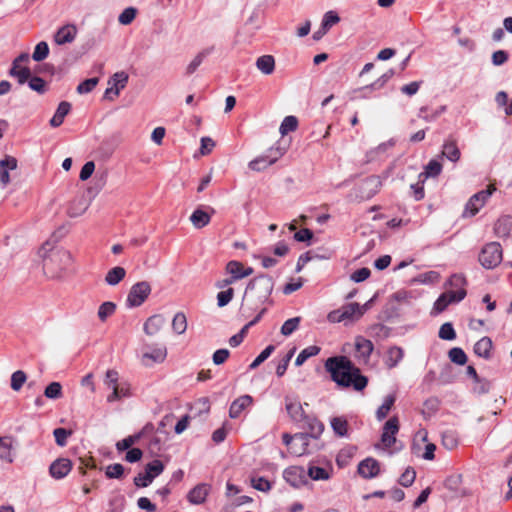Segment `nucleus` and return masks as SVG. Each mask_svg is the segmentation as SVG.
Here are the masks:
<instances>
[{"instance_id":"nucleus-34","label":"nucleus","mask_w":512,"mask_h":512,"mask_svg":"<svg viewBox=\"0 0 512 512\" xmlns=\"http://www.w3.org/2000/svg\"><path fill=\"white\" fill-rule=\"evenodd\" d=\"M210 220V214L199 208L196 209L190 216V221L192 225L197 229H201L207 226L210 223Z\"/></svg>"},{"instance_id":"nucleus-5","label":"nucleus","mask_w":512,"mask_h":512,"mask_svg":"<svg viewBox=\"0 0 512 512\" xmlns=\"http://www.w3.org/2000/svg\"><path fill=\"white\" fill-rule=\"evenodd\" d=\"M283 443L288 447L289 452L294 456H302L309 453V434L296 433L291 436L288 433L282 435Z\"/></svg>"},{"instance_id":"nucleus-40","label":"nucleus","mask_w":512,"mask_h":512,"mask_svg":"<svg viewBox=\"0 0 512 512\" xmlns=\"http://www.w3.org/2000/svg\"><path fill=\"white\" fill-rule=\"evenodd\" d=\"M257 68L266 75L271 74L275 68V60L271 55H263L256 61Z\"/></svg>"},{"instance_id":"nucleus-43","label":"nucleus","mask_w":512,"mask_h":512,"mask_svg":"<svg viewBox=\"0 0 512 512\" xmlns=\"http://www.w3.org/2000/svg\"><path fill=\"white\" fill-rule=\"evenodd\" d=\"M392 75H393V70H390V71L384 73L372 84L364 86L363 91L365 93L376 92L377 90L382 88L387 83V81L392 77Z\"/></svg>"},{"instance_id":"nucleus-35","label":"nucleus","mask_w":512,"mask_h":512,"mask_svg":"<svg viewBox=\"0 0 512 512\" xmlns=\"http://www.w3.org/2000/svg\"><path fill=\"white\" fill-rule=\"evenodd\" d=\"M455 296L448 291L442 293L434 303L433 311L439 314L442 313L450 304L458 303V300L454 299Z\"/></svg>"},{"instance_id":"nucleus-24","label":"nucleus","mask_w":512,"mask_h":512,"mask_svg":"<svg viewBox=\"0 0 512 512\" xmlns=\"http://www.w3.org/2000/svg\"><path fill=\"white\" fill-rule=\"evenodd\" d=\"M253 403L250 395H243L235 399L229 408V416L233 419L238 418L240 414Z\"/></svg>"},{"instance_id":"nucleus-44","label":"nucleus","mask_w":512,"mask_h":512,"mask_svg":"<svg viewBox=\"0 0 512 512\" xmlns=\"http://www.w3.org/2000/svg\"><path fill=\"white\" fill-rule=\"evenodd\" d=\"M298 128V119L295 116H286L280 127L279 132L282 136L287 135L290 132H294Z\"/></svg>"},{"instance_id":"nucleus-3","label":"nucleus","mask_w":512,"mask_h":512,"mask_svg":"<svg viewBox=\"0 0 512 512\" xmlns=\"http://www.w3.org/2000/svg\"><path fill=\"white\" fill-rule=\"evenodd\" d=\"M274 283L271 277L261 275L252 279L245 291V298L251 302L253 308L271 303L270 296L273 291Z\"/></svg>"},{"instance_id":"nucleus-26","label":"nucleus","mask_w":512,"mask_h":512,"mask_svg":"<svg viewBox=\"0 0 512 512\" xmlns=\"http://www.w3.org/2000/svg\"><path fill=\"white\" fill-rule=\"evenodd\" d=\"M77 34V28L74 25H65L61 27L54 35V41L58 45L71 43L74 41Z\"/></svg>"},{"instance_id":"nucleus-31","label":"nucleus","mask_w":512,"mask_h":512,"mask_svg":"<svg viewBox=\"0 0 512 512\" xmlns=\"http://www.w3.org/2000/svg\"><path fill=\"white\" fill-rule=\"evenodd\" d=\"M441 171L442 164L438 160L432 159L424 167V171L419 174L418 178L420 179V182L424 183L430 177H437Z\"/></svg>"},{"instance_id":"nucleus-22","label":"nucleus","mask_w":512,"mask_h":512,"mask_svg":"<svg viewBox=\"0 0 512 512\" xmlns=\"http://www.w3.org/2000/svg\"><path fill=\"white\" fill-rule=\"evenodd\" d=\"M226 272L237 281L250 276L253 273V269L251 267L244 268L241 262L232 260L226 264Z\"/></svg>"},{"instance_id":"nucleus-36","label":"nucleus","mask_w":512,"mask_h":512,"mask_svg":"<svg viewBox=\"0 0 512 512\" xmlns=\"http://www.w3.org/2000/svg\"><path fill=\"white\" fill-rule=\"evenodd\" d=\"M404 351L400 347H391L387 351V356L385 360L386 366L391 369L398 365V363L403 359Z\"/></svg>"},{"instance_id":"nucleus-56","label":"nucleus","mask_w":512,"mask_h":512,"mask_svg":"<svg viewBox=\"0 0 512 512\" xmlns=\"http://www.w3.org/2000/svg\"><path fill=\"white\" fill-rule=\"evenodd\" d=\"M483 203L477 197H471L465 206L464 215L474 216L483 207Z\"/></svg>"},{"instance_id":"nucleus-13","label":"nucleus","mask_w":512,"mask_h":512,"mask_svg":"<svg viewBox=\"0 0 512 512\" xmlns=\"http://www.w3.org/2000/svg\"><path fill=\"white\" fill-rule=\"evenodd\" d=\"M285 409L290 419L297 424L302 423L307 416L301 402L296 398L285 397Z\"/></svg>"},{"instance_id":"nucleus-21","label":"nucleus","mask_w":512,"mask_h":512,"mask_svg":"<svg viewBox=\"0 0 512 512\" xmlns=\"http://www.w3.org/2000/svg\"><path fill=\"white\" fill-rule=\"evenodd\" d=\"M154 429L153 425L148 423L146 424L143 429L134 435H130L121 441H118L116 444V448L118 451H124L130 449L135 443L139 441L141 437H143L145 434L152 432Z\"/></svg>"},{"instance_id":"nucleus-15","label":"nucleus","mask_w":512,"mask_h":512,"mask_svg":"<svg viewBox=\"0 0 512 512\" xmlns=\"http://www.w3.org/2000/svg\"><path fill=\"white\" fill-rule=\"evenodd\" d=\"M128 79L129 76L124 71L115 73L108 80V87L105 90L104 96H109L111 94L119 95L122 89L126 87Z\"/></svg>"},{"instance_id":"nucleus-39","label":"nucleus","mask_w":512,"mask_h":512,"mask_svg":"<svg viewBox=\"0 0 512 512\" xmlns=\"http://www.w3.org/2000/svg\"><path fill=\"white\" fill-rule=\"evenodd\" d=\"M442 155L452 162H457L461 153L455 141H446L443 145Z\"/></svg>"},{"instance_id":"nucleus-48","label":"nucleus","mask_w":512,"mask_h":512,"mask_svg":"<svg viewBox=\"0 0 512 512\" xmlns=\"http://www.w3.org/2000/svg\"><path fill=\"white\" fill-rule=\"evenodd\" d=\"M30 89L38 94H44L47 92V83L40 77L32 76L27 80Z\"/></svg>"},{"instance_id":"nucleus-20","label":"nucleus","mask_w":512,"mask_h":512,"mask_svg":"<svg viewBox=\"0 0 512 512\" xmlns=\"http://www.w3.org/2000/svg\"><path fill=\"white\" fill-rule=\"evenodd\" d=\"M211 486L206 483H200L191 489L187 495V499L191 504L199 505L205 502L210 493Z\"/></svg>"},{"instance_id":"nucleus-42","label":"nucleus","mask_w":512,"mask_h":512,"mask_svg":"<svg viewBox=\"0 0 512 512\" xmlns=\"http://www.w3.org/2000/svg\"><path fill=\"white\" fill-rule=\"evenodd\" d=\"M321 348L316 345H311L304 348L296 357L295 365L301 366L307 361L310 357L316 356L320 353Z\"/></svg>"},{"instance_id":"nucleus-59","label":"nucleus","mask_w":512,"mask_h":512,"mask_svg":"<svg viewBox=\"0 0 512 512\" xmlns=\"http://www.w3.org/2000/svg\"><path fill=\"white\" fill-rule=\"evenodd\" d=\"M72 434V431L65 428H56L53 431L55 442L57 445L64 447L67 444V438Z\"/></svg>"},{"instance_id":"nucleus-17","label":"nucleus","mask_w":512,"mask_h":512,"mask_svg":"<svg viewBox=\"0 0 512 512\" xmlns=\"http://www.w3.org/2000/svg\"><path fill=\"white\" fill-rule=\"evenodd\" d=\"M72 469V462L67 458H59L52 462L49 468L50 475L55 479H62Z\"/></svg>"},{"instance_id":"nucleus-23","label":"nucleus","mask_w":512,"mask_h":512,"mask_svg":"<svg viewBox=\"0 0 512 512\" xmlns=\"http://www.w3.org/2000/svg\"><path fill=\"white\" fill-rule=\"evenodd\" d=\"M88 208V202L85 196H77L70 201L67 207V215L71 218H76L85 213Z\"/></svg>"},{"instance_id":"nucleus-51","label":"nucleus","mask_w":512,"mask_h":512,"mask_svg":"<svg viewBox=\"0 0 512 512\" xmlns=\"http://www.w3.org/2000/svg\"><path fill=\"white\" fill-rule=\"evenodd\" d=\"M301 317H293L284 322L281 327V334L284 336L291 335L294 331H296L300 325Z\"/></svg>"},{"instance_id":"nucleus-47","label":"nucleus","mask_w":512,"mask_h":512,"mask_svg":"<svg viewBox=\"0 0 512 512\" xmlns=\"http://www.w3.org/2000/svg\"><path fill=\"white\" fill-rule=\"evenodd\" d=\"M251 486L261 492H268L272 488V483L266 478L258 475L250 477Z\"/></svg>"},{"instance_id":"nucleus-29","label":"nucleus","mask_w":512,"mask_h":512,"mask_svg":"<svg viewBox=\"0 0 512 512\" xmlns=\"http://www.w3.org/2000/svg\"><path fill=\"white\" fill-rule=\"evenodd\" d=\"M167 357V349L165 346H158L149 351H146L142 355L144 364L148 365L151 361L153 363H162Z\"/></svg>"},{"instance_id":"nucleus-9","label":"nucleus","mask_w":512,"mask_h":512,"mask_svg":"<svg viewBox=\"0 0 512 512\" xmlns=\"http://www.w3.org/2000/svg\"><path fill=\"white\" fill-rule=\"evenodd\" d=\"M283 478L294 488H300L308 482L307 473L301 466H289L284 470Z\"/></svg>"},{"instance_id":"nucleus-55","label":"nucleus","mask_w":512,"mask_h":512,"mask_svg":"<svg viewBox=\"0 0 512 512\" xmlns=\"http://www.w3.org/2000/svg\"><path fill=\"white\" fill-rule=\"evenodd\" d=\"M448 355L450 360L455 364L464 365L467 362V356L461 348L454 347L450 349Z\"/></svg>"},{"instance_id":"nucleus-41","label":"nucleus","mask_w":512,"mask_h":512,"mask_svg":"<svg viewBox=\"0 0 512 512\" xmlns=\"http://www.w3.org/2000/svg\"><path fill=\"white\" fill-rule=\"evenodd\" d=\"M334 433L339 437L348 435V421L346 418L339 416L333 417L330 421Z\"/></svg>"},{"instance_id":"nucleus-60","label":"nucleus","mask_w":512,"mask_h":512,"mask_svg":"<svg viewBox=\"0 0 512 512\" xmlns=\"http://www.w3.org/2000/svg\"><path fill=\"white\" fill-rule=\"evenodd\" d=\"M438 335L443 340H454L456 338V332L451 323L442 324Z\"/></svg>"},{"instance_id":"nucleus-27","label":"nucleus","mask_w":512,"mask_h":512,"mask_svg":"<svg viewBox=\"0 0 512 512\" xmlns=\"http://www.w3.org/2000/svg\"><path fill=\"white\" fill-rule=\"evenodd\" d=\"M165 322V318L162 315H153L144 323V332L149 336H154L163 328Z\"/></svg>"},{"instance_id":"nucleus-7","label":"nucleus","mask_w":512,"mask_h":512,"mask_svg":"<svg viewBox=\"0 0 512 512\" xmlns=\"http://www.w3.org/2000/svg\"><path fill=\"white\" fill-rule=\"evenodd\" d=\"M151 293V286L146 281L134 284L127 296V305L129 307H138L142 305Z\"/></svg>"},{"instance_id":"nucleus-19","label":"nucleus","mask_w":512,"mask_h":512,"mask_svg":"<svg viewBox=\"0 0 512 512\" xmlns=\"http://www.w3.org/2000/svg\"><path fill=\"white\" fill-rule=\"evenodd\" d=\"M18 167V161L15 157L6 155L0 160V183L7 186L10 182L9 170H15Z\"/></svg>"},{"instance_id":"nucleus-11","label":"nucleus","mask_w":512,"mask_h":512,"mask_svg":"<svg viewBox=\"0 0 512 512\" xmlns=\"http://www.w3.org/2000/svg\"><path fill=\"white\" fill-rule=\"evenodd\" d=\"M467 280L461 274H453L446 283L447 291L455 296V300L462 301L466 297Z\"/></svg>"},{"instance_id":"nucleus-30","label":"nucleus","mask_w":512,"mask_h":512,"mask_svg":"<svg viewBox=\"0 0 512 512\" xmlns=\"http://www.w3.org/2000/svg\"><path fill=\"white\" fill-rule=\"evenodd\" d=\"M512 232V217L502 216L494 224V233L499 238H506Z\"/></svg>"},{"instance_id":"nucleus-37","label":"nucleus","mask_w":512,"mask_h":512,"mask_svg":"<svg viewBox=\"0 0 512 512\" xmlns=\"http://www.w3.org/2000/svg\"><path fill=\"white\" fill-rule=\"evenodd\" d=\"M126 276V270L123 267L116 266L110 269L106 276H105V282L108 285L115 286L119 282H121Z\"/></svg>"},{"instance_id":"nucleus-61","label":"nucleus","mask_w":512,"mask_h":512,"mask_svg":"<svg viewBox=\"0 0 512 512\" xmlns=\"http://www.w3.org/2000/svg\"><path fill=\"white\" fill-rule=\"evenodd\" d=\"M416 478V472L413 468L408 467L400 476L399 483L404 487L411 486Z\"/></svg>"},{"instance_id":"nucleus-8","label":"nucleus","mask_w":512,"mask_h":512,"mask_svg":"<svg viewBox=\"0 0 512 512\" xmlns=\"http://www.w3.org/2000/svg\"><path fill=\"white\" fill-rule=\"evenodd\" d=\"M380 187L381 182L377 177H369L358 185L356 198L359 201L368 200L378 193Z\"/></svg>"},{"instance_id":"nucleus-64","label":"nucleus","mask_w":512,"mask_h":512,"mask_svg":"<svg viewBox=\"0 0 512 512\" xmlns=\"http://www.w3.org/2000/svg\"><path fill=\"white\" fill-rule=\"evenodd\" d=\"M274 346L273 345H269L267 346L255 359L254 361L250 364L249 368L250 369H255L257 368L261 363H263L270 355L271 353L274 351Z\"/></svg>"},{"instance_id":"nucleus-14","label":"nucleus","mask_w":512,"mask_h":512,"mask_svg":"<svg viewBox=\"0 0 512 512\" xmlns=\"http://www.w3.org/2000/svg\"><path fill=\"white\" fill-rule=\"evenodd\" d=\"M118 372L115 370H108L105 375L104 383L109 388L112 389V393L107 397L108 402H114L119 400L122 396L126 395V392L123 388H119L118 386Z\"/></svg>"},{"instance_id":"nucleus-62","label":"nucleus","mask_w":512,"mask_h":512,"mask_svg":"<svg viewBox=\"0 0 512 512\" xmlns=\"http://www.w3.org/2000/svg\"><path fill=\"white\" fill-rule=\"evenodd\" d=\"M340 21V17L334 11H328L324 14L321 25L329 30L333 25Z\"/></svg>"},{"instance_id":"nucleus-10","label":"nucleus","mask_w":512,"mask_h":512,"mask_svg":"<svg viewBox=\"0 0 512 512\" xmlns=\"http://www.w3.org/2000/svg\"><path fill=\"white\" fill-rule=\"evenodd\" d=\"M284 150L277 148H271L269 155L260 156L249 163V168L254 171H261L266 167L274 164L283 154Z\"/></svg>"},{"instance_id":"nucleus-45","label":"nucleus","mask_w":512,"mask_h":512,"mask_svg":"<svg viewBox=\"0 0 512 512\" xmlns=\"http://www.w3.org/2000/svg\"><path fill=\"white\" fill-rule=\"evenodd\" d=\"M116 311V304L111 301L103 302L98 308V318L101 322H105Z\"/></svg>"},{"instance_id":"nucleus-1","label":"nucleus","mask_w":512,"mask_h":512,"mask_svg":"<svg viewBox=\"0 0 512 512\" xmlns=\"http://www.w3.org/2000/svg\"><path fill=\"white\" fill-rule=\"evenodd\" d=\"M325 370L331 380L339 387H352L355 391H363L368 385V378L346 356H333L324 363Z\"/></svg>"},{"instance_id":"nucleus-54","label":"nucleus","mask_w":512,"mask_h":512,"mask_svg":"<svg viewBox=\"0 0 512 512\" xmlns=\"http://www.w3.org/2000/svg\"><path fill=\"white\" fill-rule=\"evenodd\" d=\"M164 470V464L162 461L155 459L145 466V472L153 476V479L159 476Z\"/></svg>"},{"instance_id":"nucleus-53","label":"nucleus","mask_w":512,"mask_h":512,"mask_svg":"<svg viewBox=\"0 0 512 512\" xmlns=\"http://www.w3.org/2000/svg\"><path fill=\"white\" fill-rule=\"evenodd\" d=\"M27 380L26 373L22 370H17L11 375V388L14 391H19Z\"/></svg>"},{"instance_id":"nucleus-2","label":"nucleus","mask_w":512,"mask_h":512,"mask_svg":"<svg viewBox=\"0 0 512 512\" xmlns=\"http://www.w3.org/2000/svg\"><path fill=\"white\" fill-rule=\"evenodd\" d=\"M40 255L43 260V271L51 279L63 277L73 263V257L68 250L50 247L49 244L41 247Z\"/></svg>"},{"instance_id":"nucleus-46","label":"nucleus","mask_w":512,"mask_h":512,"mask_svg":"<svg viewBox=\"0 0 512 512\" xmlns=\"http://www.w3.org/2000/svg\"><path fill=\"white\" fill-rule=\"evenodd\" d=\"M307 476L315 481L328 480L331 477V473L329 470L322 467L309 466Z\"/></svg>"},{"instance_id":"nucleus-18","label":"nucleus","mask_w":512,"mask_h":512,"mask_svg":"<svg viewBox=\"0 0 512 512\" xmlns=\"http://www.w3.org/2000/svg\"><path fill=\"white\" fill-rule=\"evenodd\" d=\"M355 348L356 358L362 363H367L374 349L373 343L364 337H358L355 342Z\"/></svg>"},{"instance_id":"nucleus-16","label":"nucleus","mask_w":512,"mask_h":512,"mask_svg":"<svg viewBox=\"0 0 512 512\" xmlns=\"http://www.w3.org/2000/svg\"><path fill=\"white\" fill-rule=\"evenodd\" d=\"M358 473L365 479L374 478L380 473V463L374 458H366L359 463Z\"/></svg>"},{"instance_id":"nucleus-52","label":"nucleus","mask_w":512,"mask_h":512,"mask_svg":"<svg viewBox=\"0 0 512 512\" xmlns=\"http://www.w3.org/2000/svg\"><path fill=\"white\" fill-rule=\"evenodd\" d=\"M45 397L59 399L62 397V385L59 382H51L44 390Z\"/></svg>"},{"instance_id":"nucleus-4","label":"nucleus","mask_w":512,"mask_h":512,"mask_svg":"<svg viewBox=\"0 0 512 512\" xmlns=\"http://www.w3.org/2000/svg\"><path fill=\"white\" fill-rule=\"evenodd\" d=\"M503 259V250L498 242H489L479 253V262L486 269L497 267Z\"/></svg>"},{"instance_id":"nucleus-12","label":"nucleus","mask_w":512,"mask_h":512,"mask_svg":"<svg viewBox=\"0 0 512 512\" xmlns=\"http://www.w3.org/2000/svg\"><path fill=\"white\" fill-rule=\"evenodd\" d=\"M399 431V420L396 416L391 417L383 427V432L381 435V442L385 448L392 447L396 442L395 435Z\"/></svg>"},{"instance_id":"nucleus-49","label":"nucleus","mask_w":512,"mask_h":512,"mask_svg":"<svg viewBox=\"0 0 512 512\" xmlns=\"http://www.w3.org/2000/svg\"><path fill=\"white\" fill-rule=\"evenodd\" d=\"M172 328L177 334H183L187 329V319L184 313L175 314L172 320Z\"/></svg>"},{"instance_id":"nucleus-6","label":"nucleus","mask_w":512,"mask_h":512,"mask_svg":"<svg viewBox=\"0 0 512 512\" xmlns=\"http://www.w3.org/2000/svg\"><path fill=\"white\" fill-rule=\"evenodd\" d=\"M363 313L358 303H349L339 309L331 311L327 318L332 323H340L346 320L359 319Z\"/></svg>"},{"instance_id":"nucleus-33","label":"nucleus","mask_w":512,"mask_h":512,"mask_svg":"<svg viewBox=\"0 0 512 512\" xmlns=\"http://www.w3.org/2000/svg\"><path fill=\"white\" fill-rule=\"evenodd\" d=\"M492 340L489 337H482L474 345V353L482 358L488 359L491 355Z\"/></svg>"},{"instance_id":"nucleus-58","label":"nucleus","mask_w":512,"mask_h":512,"mask_svg":"<svg viewBox=\"0 0 512 512\" xmlns=\"http://www.w3.org/2000/svg\"><path fill=\"white\" fill-rule=\"evenodd\" d=\"M137 14V10L134 7L125 8L118 17V21L122 25H129L133 22Z\"/></svg>"},{"instance_id":"nucleus-63","label":"nucleus","mask_w":512,"mask_h":512,"mask_svg":"<svg viewBox=\"0 0 512 512\" xmlns=\"http://www.w3.org/2000/svg\"><path fill=\"white\" fill-rule=\"evenodd\" d=\"M106 476L110 479H120L124 474V467L119 464H111L106 468Z\"/></svg>"},{"instance_id":"nucleus-32","label":"nucleus","mask_w":512,"mask_h":512,"mask_svg":"<svg viewBox=\"0 0 512 512\" xmlns=\"http://www.w3.org/2000/svg\"><path fill=\"white\" fill-rule=\"evenodd\" d=\"M70 110L71 104L69 102H60L54 116L50 120V125L52 127H59L64 122V118L68 115Z\"/></svg>"},{"instance_id":"nucleus-25","label":"nucleus","mask_w":512,"mask_h":512,"mask_svg":"<svg viewBox=\"0 0 512 512\" xmlns=\"http://www.w3.org/2000/svg\"><path fill=\"white\" fill-rule=\"evenodd\" d=\"M301 424L302 428L308 430L306 433L309 434V438L317 439L324 430L323 423L314 416L307 415Z\"/></svg>"},{"instance_id":"nucleus-38","label":"nucleus","mask_w":512,"mask_h":512,"mask_svg":"<svg viewBox=\"0 0 512 512\" xmlns=\"http://www.w3.org/2000/svg\"><path fill=\"white\" fill-rule=\"evenodd\" d=\"M396 401V394H389L384 398L382 405L376 411V418L381 421L387 417Z\"/></svg>"},{"instance_id":"nucleus-28","label":"nucleus","mask_w":512,"mask_h":512,"mask_svg":"<svg viewBox=\"0 0 512 512\" xmlns=\"http://www.w3.org/2000/svg\"><path fill=\"white\" fill-rule=\"evenodd\" d=\"M31 70L27 65H21L15 61L9 70V75L14 77L17 82L22 85L30 78Z\"/></svg>"},{"instance_id":"nucleus-57","label":"nucleus","mask_w":512,"mask_h":512,"mask_svg":"<svg viewBox=\"0 0 512 512\" xmlns=\"http://www.w3.org/2000/svg\"><path fill=\"white\" fill-rule=\"evenodd\" d=\"M99 82V79L97 77H93V78H89V79H86L85 81H83L82 83H80L78 86H77V93L79 94H87V93H90L92 92V90L96 87V85L98 84Z\"/></svg>"},{"instance_id":"nucleus-50","label":"nucleus","mask_w":512,"mask_h":512,"mask_svg":"<svg viewBox=\"0 0 512 512\" xmlns=\"http://www.w3.org/2000/svg\"><path fill=\"white\" fill-rule=\"evenodd\" d=\"M49 54V46L45 41L39 42L33 51L32 59L34 61L40 62L47 58Z\"/></svg>"}]
</instances>
